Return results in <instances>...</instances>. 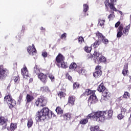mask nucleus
Here are the masks:
<instances>
[{
  "label": "nucleus",
  "instance_id": "f257e3e1",
  "mask_svg": "<svg viewBox=\"0 0 131 131\" xmlns=\"http://www.w3.org/2000/svg\"><path fill=\"white\" fill-rule=\"evenodd\" d=\"M113 115V111L109 110L108 111H98L95 113H92L89 114L86 119H82L80 121V124H86L89 122V119H96V121L103 122L105 119H110Z\"/></svg>",
  "mask_w": 131,
  "mask_h": 131
},
{
  "label": "nucleus",
  "instance_id": "f03ea898",
  "mask_svg": "<svg viewBox=\"0 0 131 131\" xmlns=\"http://www.w3.org/2000/svg\"><path fill=\"white\" fill-rule=\"evenodd\" d=\"M55 116V114L53 112H51L50 114V110L48 107L43 108L40 112L37 113L36 119L37 121H45L47 118H51L52 116Z\"/></svg>",
  "mask_w": 131,
  "mask_h": 131
},
{
  "label": "nucleus",
  "instance_id": "7ed1b4c3",
  "mask_svg": "<svg viewBox=\"0 0 131 131\" xmlns=\"http://www.w3.org/2000/svg\"><path fill=\"white\" fill-rule=\"evenodd\" d=\"M130 29V24L126 26L124 28V26L123 24H121L117 30V37L118 38H120L122 35H125L127 36L128 35V33H129V30Z\"/></svg>",
  "mask_w": 131,
  "mask_h": 131
},
{
  "label": "nucleus",
  "instance_id": "20e7f679",
  "mask_svg": "<svg viewBox=\"0 0 131 131\" xmlns=\"http://www.w3.org/2000/svg\"><path fill=\"white\" fill-rule=\"evenodd\" d=\"M95 92L96 91H92L89 89H86L83 93L84 96H90V95H91L88 99V104H90V105L98 103V100L96 96V94H95Z\"/></svg>",
  "mask_w": 131,
  "mask_h": 131
},
{
  "label": "nucleus",
  "instance_id": "39448f33",
  "mask_svg": "<svg viewBox=\"0 0 131 131\" xmlns=\"http://www.w3.org/2000/svg\"><path fill=\"white\" fill-rule=\"evenodd\" d=\"M97 91L99 93H102V97L101 98L102 101H108V100L110 99V96H109L110 93H109V91L106 89L103 82L98 85Z\"/></svg>",
  "mask_w": 131,
  "mask_h": 131
},
{
  "label": "nucleus",
  "instance_id": "423d86ee",
  "mask_svg": "<svg viewBox=\"0 0 131 131\" xmlns=\"http://www.w3.org/2000/svg\"><path fill=\"white\" fill-rule=\"evenodd\" d=\"M4 101L8 104L10 109H13L16 106L17 102L15 99H13L11 91H7L4 97Z\"/></svg>",
  "mask_w": 131,
  "mask_h": 131
},
{
  "label": "nucleus",
  "instance_id": "0eeeda50",
  "mask_svg": "<svg viewBox=\"0 0 131 131\" xmlns=\"http://www.w3.org/2000/svg\"><path fill=\"white\" fill-rule=\"evenodd\" d=\"M117 0H105L104 5L107 9L110 8L111 12H119L121 15H122L121 11L117 10L115 8V4L114 3H116Z\"/></svg>",
  "mask_w": 131,
  "mask_h": 131
},
{
  "label": "nucleus",
  "instance_id": "6e6552de",
  "mask_svg": "<svg viewBox=\"0 0 131 131\" xmlns=\"http://www.w3.org/2000/svg\"><path fill=\"white\" fill-rule=\"evenodd\" d=\"M56 62L57 64H61V68L66 69V64H65V57L61 53H59L55 58Z\"/></svg>",
  "mask_w": 131,
  "mask_h": 131
},
{
  "label": "nucleus",
  "instance_id": "1a4fd4ad",
  "mask_svg": "<svg viewBox=\"0 0 131 131\" xmlns=\"http://www.w3.org/2000/svg\"><path fill=\"white\" fill-rule=\"evenodd\" d=\"M9 74V70L4 68V65L0 66V80H5Z\"/></svg>",
  "mask_w": 131,
  "mask_h": 131
},
{
  "label": "nucleus",
  "instance_id": "9d476101",
  "mask_svg": "<svg viewBox=\"0 0 131 131\" xmlns=\"http://www.w3.org/2000/svg\"><path fill=\"white\" fill-rule=\"evenodd\" d=\"M47 100L45 99V98L40 97L36 100L35 105H36L37 107H38L39 105L41 107H45V106L47 105Z\"/></svg>",
  "mask_w": 131,
  "mask_h": 131
},
{
  "label": "nucleus",
  "instance_id": "9b49d317",
  "mask_svg": "<svg viewBox=\"0 0 131 131\" xmlns=\"http://www.w3.org/2000/svg\"><path fill=\"white\" fill-rule=\"evenodd\" d=\"M102 66H97L95 68V72L93 73V76L95 78H99L102 75Z\"/></svg>",
  "mask_w": 131,
  "mask_h": 131
},
{
  "label": "nucleus",
  "instance_id": "f8f14e48",
  "mask_svg": "<svg viewBox=\"0 0 131 131\" xmlns=\"http://www.w3.org/2000/svg\"><path fill=\"white\" fill-rule=\"evenodd\" d=\"M94 61L95 64H100V63H104V62H106L107 59L105 56L101 54L97 58H94Z\"/></svg>",
  "mask_w": 131,
  "mask_h": 131
},
{
  "label": "nucleus",
  "instance_id": "ddd939ff",
  "mask_svg": "<svg viewBox=\"0 0 131 131\" xmlns=\"http://www.w3.org/2000/svg\"><path fill=\"white\" fill-rule=\"evenodd\" d=\"M8 122V118H6L4 116H0V124L1 125H5L2 127V129H6L7 128V124Z\"/></svg>",
  "mask_w": 131,
  "mask_h": 131
},
{
  "label": "nucleus",
  "instance_id": "4468645a",
  "mask_svg": "<svg viewBox=\"0 0 131 131\" xmlns=\"http://www.w3.org/2000/svg\"><path fill=\"white\" fill-rule=\"evenodd\" d=\"M38 77L39 79H40V81L43 82L44 84H46L47 82H48V76L47 75L42 73H40L38 75Z\"/></svg>",
  "mask_w": 131,
  "mask_h": 131
},
{
  "label": "nucleus",
  "instance_id": "2eb2a0df",
  "mask_svg": "<svg viewBox=\"0 0 131 131\" xmlns=\"http://www.w3.org/2000/svg\"><path fill=\"white\" fill-rule=\"evenodd\" d=\"M27 52L29 53V55H33V53H36V49H35L34 45L32 44V46H29L27 48Z\"/></svg>",
  "mask_w": 131,
  "mask_h": 131
},
{
  "label": "nucleus",
  "instance_id": "dca6fc26",
  "mask_svg": "<svg viewBox=\"0 0 131 131\" xmlns=\"http://www.w3.org/2000/svg\"><path fill=\"white\" fill-rule=\"evenodd\" d=\"M76 98L74 95H71L68 98V105L69 106H73L75 102Z\"/></svg>",
  "mask_w": 131,
  "mask_h": 131
},
{
  "label": "nucleus",
  "instance_id": "f3484780",
  "mask_svg": "<svg viewBox=\"0 0 131 131\" xmlns=\"http://www.w3.org/2000/svg\"><path fill=\"white\" fill-rule=\"evenodd\" d=\"M122 74L124 76H128V63H126L124 65L123 69L122 71Z\"/></svg>",
  "mask_w": 131,
  "mask_h": 131
},
{
  "label": "nucleus",
  "instance_id": "a211bd4d",
  "mask_svg": "<svg viewBox=\"0 0 131 131\" xmlns=\"http://www.w3.org/2000/svg\"><path fill=\"white\" fill-rule=\"evenodd\" d=\"M21 73L25 78H26V77H29L28 70H27V68L26 67H25L21 69Z\"/></svg>",
  "mask_w": 131,
  "mask_h": 131
},
{
  "label": "nucleus",
  "instance_id": "6ab92c4d",
  "mask_svg": "<svg viewBox=\"0 0 131 131\" xmlns=\"http://www.w3.org/2000/svg\"><path fill=\"white\" fill-rule=\"evenodd\" d=\"M101 54H100V53H99L97 51H95L93 55H92V54H89L87 56V58L88 59H92V58H93V57H94L95 58V59H97L98 57H100Z\"/></svg>",
  "mask_w": 131,
  "mask_h": 131
},
{
  "label": "nucleus",
  "instance_id": "aec40b11",
  "mask_svg": "<svg viewBox=\"0 0 131 131\" xmlns=\"http://www.w3.org/2000/svg\"><path fill=\"white\" fill-rule=\"evenodd\" d=\"M34 100V97L33 96L30 95V94H27L26 97V104H28V103H30L31 102H32Z\"/></svg>",
  "mask_w": 131,
  "mask_h": 131
},
{
  "label": "nucleus",
  "instance_id": "412c9836",
  "mask_svg": "<svg viewBox=\"0 0 131 131\" xmlns=\"http://www.w3.org/2000/svg\"><path fill=\"white\" fill-rule=\"evenodd\" d=\"M17 123H11L9 130L10 131H15V129H17Z\"/></svg>",
  "mask_w": 131,
  "mask_h": 131
},
{
  "label": "nucleus",
  "instance_id": "4be33fe9",
  "mask_svg": "<svg viewBox=\"0 0 131 131\" xmlns=\"http://www.w3.org/2000/svg\"><path fill=\"white\" fill-rule=\"evenodd\" d=\"M96 36L99 39V40H101L103 39V38L105 36L102 34V33H100L99 31H97L96 33Z\"/></svg>",
  "mask_w": 131,
  "mask_h": 131
},
{
  "label": "nucleus",
  "instance_id": "5701e85b",
  "mask_svg": "<svg viewBox=\"0 0 131 131\" xmlns=\"http://www.w3.org/2000/svg\"><path fill=\"white\" fill-rule=\"evenodd\" d=\"M100 45H101V41L100 40H96L91 46L94 49H97Z\"/></svg>",
  "mask_w": 131,
  "mask_h": 131
},
{
  "label": "nucleus",
  "instance_id": "b1692460",
  "mask_svg": "<svg viewBox=\"0 0 131 131\" xmlns=\"http://www.w3.org/2000/svg\"><path fill=\"white\" fill-rule=\"evenodd\" d=\"M40 92H42V93H48V92H50V89H49V87L43 86L40 88Z\"/></svg>",
  "mask_w": 131,
  "mask_h": 131
},
{
  "label": "nucleus",
  "instance_id": "393cba45",
  "mask_svg": "<svg viewBox=\"0 0 131 131\" xmlns=\"http://www.w3.org/2000/svg\"><path fill=\"white\" fill-rule=\"evenodd\" d=\"M33 125V120L32 118L28 119V123H27V126L28 128H30L31 126Z\"/></svg>",
  "mask_w": 131,
  "mask_h": 131
},
{
  "label": "nucleus",
  "instance_id": "a878e982",
  "mask_svg": "<svg viewBox=\"0 0 131 131\" xmlns=\"http://www.w3.org/2000/svg\"><path fill=\"white\" fill-rule=\"evenodd\" d=\"M77 72H78V73L81 75H85V69L83 68H79L77 71Z\"/></svg>",
  "mask_w": 131,
  "mask_h": 131
},
{
  "label": "nucleus",
  "instance_id": "bb28decb",
  "mask_svg": "<svg viewBox=\"0 0 131 131\" xmlns=\"http://www.w3.org/2000/svg\"><path fill=\"white\" fill-rule=\"evenodd\" d=\"M55 111L57 114H63V111L60 106H57L55 110Z\"/></svg>",
  "mask_w": 131,
  "mask_h": 131
},
{
  "label": "nucleus",
  "instance_id": "cd10ccee",
  "mask_svg": "<svg viewBox=\"0 0 131 131\" xmlns=\"http://www.w3.org/2000/svg\"><path fill=\"white\" fill-rule=\"evenodd\" d=\"M84 51L86 52V53H91L92 52V46L89 47L88 46H86L84 48Z\"/></svg>",
  "mask_w": 131,
  "mask_h": 131
},
{
  "label": "nucleus",
  "instance_id": "c85d7f7f",
  "mask_svg": "<svg viewBox=\"0 0 131 131\" xmlns=\"http://www.w3.org/2000/svg\"><path fill=\"white\" fill-rule=\"evenodd\" d=\"M69 68L72 70H75V69L77 68V64L76 63L73 62L70 66Z\"/></svg>",
  "mask_w": 131,
  "mask_h": 131
},
{
  "label": "nucleus",
  "instance_id": "c756f323",
  "mask_svg": "<svg viewBox=\"0 0 131 131\" xmlns=\"http://www.w3.org/2000/svg\"><path fill=\"white\" fill-rule=\"evenodd\" d=\"M89 9H90V7H89V5L88 4H83V12H84V13H86V12L89 11Z\"/></svg>",
  "mask_w": 131,
  "mask_h": 131
},
{
  "label": "nucleus",
  "instance_id": "7c9ffc66",
  "mask_svg": "<svg viewBox=\"0 0 131 131\" xmlns=\"http://www.w3.org/2000/svg\"><path fill=\"white\" fill-rule=\"evenodd\" d=\"M39 72H40V70L37 68V66L36 65L34 68V73H35L36 74L38 75V74L40 73Z\"/></svg>",
  "mask_w": 131,
  "mask_h": 131
},
{
  "label": "nucleus",
  "instance_id": "2f4dec72",
  "mask_svg": "<svg viewBox=\"0 0 131 131\" xmlns=\"http://www.w3.org/2000/svg\"><path fill=\"white\" fill-rule=\"evenodd\" d=\"M100 130V127L99 126H91L90 127L91 131H98Z\"/></svg>",
  "mask_w": 131,
  "mask_h": 131
},
{
  "label": "nucleus",
  "instance_id": "473e14b6",
  "mask_svg": "<svg viewBox=\"0 0 131 131\" xmlns=\"http://www.w3.org/2000/svg\"><path fill=\"white\" fill-rule=\"evenodd\" d=\"M101 41H102V43H104V45H108V43H109V40L108 39L106 38L105 36L102 38Z\"/></svg>",
  "mask_w": 131,
  "mask_h": 131
},
{
  "label": "nucleus",
  "instance_id": "72a5a7b5",
  "mask_svg": "<svg viewBox=\"0 0 131 131\" xmlns=\"http://www.w3.org/2000/svg\"><path fill=\"white\" fill-rule=\"evenodd\" d=\"M13 80L16 83H19V82L20 81V77H19V76H15Z\"/></svg>",
  "mask_w": 131,
  "mask_h": 131
},
{
  "label": "nucleus",
  "instance_id": "f704fd0d",
  "mask_svg": "<svg viewBox=\"0 0 131 131\" xmlns=\"http://www.w3.org/2000/svg\"><path fill=\"white\" fill-rule=\"evenodd\" d=\"M106 21L104 19L102 20V19H99L98 20V25H100V26H101L102 27V26H104V23H105Z\"/></svg>",
  "mask_w": 131,
  "mask_h": 131
},
{
  "label": "nucleus",
  "instance_id": "c9c22d12",
  "mask_svg": "<svg viewBox=\"0 0 131 131\" xmlns=\"http://www.w3.org/2000/svg\"><path fill=\"white\" fill-rule=\"evenodd\" d=\"M129 96H130V95L128 92H125L123 95V98L125 99H128V98H129Z\"/></svg>",
  "mask_w": 131,
  "mask_h": 131
},
{
  "label": "nucleus",
  "instance_id": "e433bc0d",
  "mask_svg": "<svg viewBox=\"0 0 131 131\" xmlns=\"http://www.w3.org/2000/svg\"><path fill=\"white\" fill-rule=\"evenodd\" d=\"M120 109H121V113L123 114V115H125V113L127 111L126 108H124V107H123L122 106H121Z\"/></svg>",
  "mask_w": 131,
  "mask_h": 131
},
{
  "label": "nucleus",
  "instance_id": "4c0bfd02",
  "mask_svg": "<svg viewBox=\"0 0 131 131\" xmlns=\"http://www.w3.org/2000/svg\"><path fill=\"white\" fill-rule=\"evenodd\" d=\"M58 96L60 98V99H62V98H65V93L63 92H60L58 94Z\"/></svg>",
  "mask_w": 131,
  "mask_h": 131
},
{
  "label": "nucleus",
  "instance_id": "58836bf2",
  "mask_svg": "<svg viewBox=\"0 0 131 131\" xmlns=\"http://www.w3.org/2000/svg\"><path fill=\"white\" fill-rule=\"evenodd\" d=\"M78 41L79 43L81 45V43H82V41L83 42L84 41V38L82 36H80L78 38Z\"/></svg>",
  "mask_w": 131,
  "mask_h": 131
},
{
  "label": "nucleus",
  "instance_id": "ea45409f",
  "mask_svg": "<svg viewBox=\"0 0 131 131\" xmlns=\"http://www.w3.org/2000/svg\"><path fill=\"white\" fill-rule=\"evenodd\" d=\"M73 86L74 90H75L76 89H78V88H79V84L77 82H76L74 83Z\"/></svg>",
  "mask_w": 131,
  "mask_h": 131
},
{
  "label": "nucleus",
  "instance_id": "a19ab883",
  "mask_svg": "<svg viewBox=\"0 0 131 131\" xmlns=\"http://www.w3.org/2000/svg\"><path fill=\"white\" fill-rule=\"evenodd\" d=\"M123 117H124V115H123V114H122V113L119 114L117 116L118 119H119L120 120L123 119Z\"/></svg>",
  "mask_w": 131,
  "mask_h": 131
},
{
  "label": "nucleus",
  "instance_id": "79ce46f5",
  "mask_svg": "<svg viewBox=\"0 0 131 131\" xmlns=\"http://www.w3.org/2000/svg\"><path fill=\"white\" fill-rule=\"evenodd\" d=\"M114 17H115V15H114V12H113L112 14L108 15L107 18L109 19V21H110V20H111L112 18H114Z\"/></svg>",
  "mask_w": 131,
  "mask_h": 131
},
{
  "label": "nucleus",
  "instance_id": "37998d69",
  "mask_svg": "<svg viewBox=\"0 0 131 131\" xmlns=\"http://www.w3.org/2000/svg\"><path fill=\"white\" fill-rule=\"evenodd\" d=\"M48 77L52 81H53L54 79H55V76H54V75L52 74H49V75H48Z\"/></svg>",
  "mask_w": 131,
  "mask_h": 131
},
{
  "label": "nucleus",
  "instance_id": "c03bdc74",
  "mask_svg": "<svg viewBox=\"0 0 131 131\" xmlns=\"http://www.w3.org/2000/svg\"><path fill=\"white\" fill-rule=\"evenodd\" d=\"M42 56L43 57V58H47V57H48V53H47V52H42Z\"/></svg>",
  "mask_w": 131,
  "mask_h": 131
},
{
  "label": "nucleus",
  "instance_id": "a18cd8bd",
  "mask_svg": "<svg viewBox=\"0 0 131 131\" xmlns=\"http://www.w3.org/2000/svg\"><path fill=\"white\" fill-rule=\"evenodd\" d=\"M120 21H118L115 25V27H116V28H119V26H120V25H121V24H120Z\"/></svg>",
  "mask_w": 131,
  "mask_h": 131
},
{
  "label": "nucleus",
  "instance_id": "49530a36",
  "mask_svg": "<svg viewBox=\"0 0 131 131\" xmlns=\"http://www.w3.org/2000/svg\"><path fill=\"white\" fill-rule=\"evenodd\" d=\"M66 117H67V119L70 120V119L71 118V114L70 113L67 114Z\"/></svg>",
  "mask_w": 131,
  "mask_h": 131
},
{
  "label": "nucleus",
  "instance_id": "de8ad7c7",
  "mask_svg": "<svg viewBox=\"0 0 131 131\" xmlns=\"http://www.w3.org/2000/svg\"><path fill=\"white\" fill-rule=\"evenodd\" d=\"M22 99H23V96L22 95H20L18 97V102H19V103H21Z\"/></svg>",
  "mask_w": 131,
  "mask_h": 131
},
{
  "label": "nucleus",
  "instance_id": "09e8293b",
  "mask_svg": "<svg viewBox=\"0 0 131 131\" xmlns=\"http://www.w3.org/2000/svg\"><path fill=\"white\" fill-rule=\"evenodd\" d=\"M68 79H69L70 81H73V79H72V77L69 75V74H68Z\"/></svg>",
  "mask_w": 131,
  "mask_h": 131
},
{
  "label": "nucleus",
  "instance_id": "8fccbe9b",
  "mask_svg": "<svg viewBox=\"0 0 131 131\" xmlns=\"http://www.w3.org/2000/svg\"><path fill=\"white\" fill-rule=\"evenodd\" d=\"M65 37H66V33H64L63 34H62L60 38H61V39H63V38H65Z\"/></svg>",
  "mask_w": 131,
  "mask_h": 131
},
{
  "label": "nucleus",
  "instance_id": "3c124183",
  "mask_svg": "<svg viewBox=\"0 0 131 131\" xmlns=\"http://www.w3.org/2000/svg\"><path fill=\"white\" fill-rule=\"evenodd\" d=\"M21 31H23V32H24V31H25V26H22Z\"/></svg>",
  "mask_w": 131,
  "mask_h": 131
},
{
  "label": "nucleus",
  "instance_id": "603ef678",
  "mask_svg": "<svg viewBox=\"0 0 131 131\" xmlns=\"http://www.w3.org/2000/svg\"><path fill=\"white\" fill-rule=\"evenodd\" d=\"M123 97H122V96H121V97H119L118 98V101H121L122 100V99H123Z\"/></svg>",
  "mask_w": 131,
  "mask_h": 131
},
{
  "label": "nucleus",
  "instance_id": "864d4df0",
  "mask_svg": "<svg viewBox=\"0 0 131 131\" xmlns=\"http://www.w3.org/2000/svg\"><path fill=\"white\" fill-rule=\"evenodd\" d=\"M41 30H43V29H43V27H41Z\"/></svg>",
  "mask_w": 131,
  "mask_h": 131
},
{
  "label": "nucleus",
  "instance_id": "5fc2aeb1",
  "mask_svg": "<svg viewBox=\"0 0 131 131\" xmlns=\"http://www.w3.org/2000/svg\"><path fill=\"white\" fill-rule=\"evenodd\" d=\"M67 76H68V74H67Z\"/></svg>",
  "mask_w": 131,
  "mask_h": 131
},
{
  "label": "nucleus",
  "instance_id": "6e6d98bb",
  "mask_svg": "<svg viewBox=\"0 0 131 131\" xmlns=\"http://www.w3.org/2000/svg\"><path fill=\"white\" fill-rule=\"evenodd\" d=\"M109 1L110 2V0H109Z\"/></svg>",
  "mask_w": 131,
  "mask_h": 131
}]
</instances>
